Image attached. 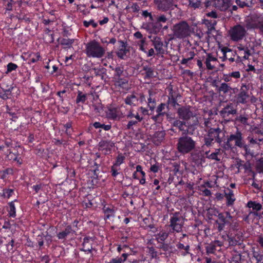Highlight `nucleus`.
<instances>
[{
  "label": "nucleus",
  "instance_id": "obj_43",
  "mask_svg": "<svg viewBox=\"0 0 263 263\" xmlns=\"http://www.w3.org/2000/svg\"><path fill=\"white\" fill-rule=\"evenodd\" d=\"M18 67V66L13 63L10 62L7 65V70L5 72L6 74H8L12 71L15 70Z\"/></svg>",
  "mask_w": 263,
  "mask_h": 263
},
{
  "label": "nucleus",
  "instance_id": "obj_12",
  "mask_svg": "<svg viewBox=\"0 0 263 263\" xmlns=\"http://www.w3.org/2000/svg\"><path fill=\"white\" fill-rule=\"evenodd\" d=\"M191 108L189 106L179 108L177 110L179 118L184 121H187L191 118H195L197 119L195 115L191 110Z\"/></svg>",
  "mask_w": 263,
  "mask_h": 263
},
{
  "label": "nucleus",
  "instance_id": "obj_21",
  "mask_svg": "<svg viewBox=\"0 0 263 263\" xmlns=\"http://www.w3.org/2000/svg\"><path fill=\"white\" fill-rule=\"evenodd\" d=\"M231 0H215L214 5L221 11L227 10L230 6Z\"/></svg>",
  "mask_w": 263,
  "mask_h": 263
},
{
  "label": "nucleus",
  "instance_id": "obj_51",
  "mask_svg": "<svg viewBox=\"0 0 263 263\" xmlns=\"http://www.w3.org/2000/svg\"><path fill=\"white\" fill-rule=\"evenodd\" d=\"M248 119L247 117L242 116H238L236 118V121L239 122L240 123L245 125H249L248 123Z\"/></svg>",
  "mask_w": 263,
  "mask_h": 263
},
{
  "label": "nucleus",
  "instance_id": "obj_33",
  "mask_svg": "<svg viewBox=\"0 0 263 263\" xmlns=\"http://www.w3.org/2000/svg\"><path fill=\"white\" fill-rule=\"evenodd\" d=\"M87 99V94L83 93L82 91L78 90L77 96L76 99V103L77 104L80 103L84 104Z\"/></svg>",
  "mask_w": 263,
  "mask_h": 263
},
{
  "label": "nucleus",
  "instance_id": "obj_17",
  "mask_svg": "<svg viewBox=\"0 0 263 263\" xmlns=\"http://www.w3.org/2000/svg\"><path fill=\"white\" fill-rule=\"evenodd\" d=\"M98 149L107 155L111 151L112 148L115 146V143L111 140L102 139L98 143Z\"/></svg>",
  "mask_w": 263,
  "mask_h": 263
},
{
  "label": "nucleus",
  "instance_id": "obj_59",
  "mask_svg": "<svg viewBox=\"0 0 263 263\" xmlns=\"http://www.w3.org/2000/svg\"><path fill=\"white\" fill-rule=\"evenodd\" d=\"M204 130L205 132H207L208 129H210V128H213L212 127L211 120L209 119H206L204 120Z\"/></svg>",
  "mask_w": 263,
  "mask_h": 263
},
{
  "label": "nucleus",
  "instance_id": "obj_61",
  "mask_svg": "<svg viewBox=\"0 0 263 263\" xmlns=\"http://www.w3.org/2000/svg\"><path fill=\"white\" fill-rule=\"evenodd\" d=\"M12 170L10 168H8L7 169H5V170H3L0 172L1 174V178L3 179L6 178L7 175L9 174H10L12 173Z\"/></svg>",
  "mask_w": 263,
  "mask_h": 263
},
{
  "label": "nucleus",
  "instance_id": "obj_5",
  "mask_svg": "<svg viewBox=\"0 0 263 263\" xmlns=\"http://www.w3.org/2000/svg\"><path fill=\"white\" fill-rule=\"evenodd\" d=\"M243 141L242 134L237 128L236 132L228 136L227 141L224 142L223 148L226 150H229L235 147H239Z\"/></svg>",
  "mask_w": 263,
  "mask_h": 263
},
{
  "label": "nucleus",
  "instance_id": "obj_28",
  "mask_svg": "<svg viewBox=\"0 0 263 263\" xmlns=\"http://www.w3.org/2000/svg\"><path fill=\"white\" fill-rule=\"evenodd\" d=\"M235 166L238 168V173L239 172V170L242 168L245 171H252L251 163L249 162L244 163V161L239 159L236 160Z\"/></svg>",
  "mask_w": 263,
  "mask_h": 263
},
{
  "label": "nucleus",
  "instance_id": "obj_62",
  "mask_svg": "<svg viewBox=\"0 0 263 263\" xmlns=\"http://www.w3.org/2000/svg\"><path fill=\"white\" fill-rule=\"evenodd\" d=\"M249 215H252L254 218L260 219L263 218V211L261 213H258L257 211L250 212Z\"/></svg>",
  "mask_w": 263,
  "mask_h": 263
},
{
  "label": "nucleus",
  "instance_id": "obj_47",
  "mask_svg": "<svg viewBox=\"0 0 263 263\" xmlns=\"http://www.w3.org/2000/svg\"><path fill=\"white\" fill-rule=\"evenodd\" d=\"M239 147L243 149V150L245 151V154L246 155H252V153L249 148V145L246 144L245 141H243V142L241 143V145H240V146Z\"/></svg>",
  "mask_w": 263,
  "mask_h": 263
},
{
  "label": "nucleus",
  "instance_id": "obj_31",
  "mask_svg": "<svg viewBox=\"0 0 263 263\" xmlns=\"http://www.w3.org/2000/svg\"><path fill=\"white\" fill-rule=\"evenodd\" d=\"M172 89L171 90V92L169 93V96L168 97V100L166 102L167 108H168V106L170 105L173 107H175L177 105H179L177 103V98L178 96L180 97V95H177L176 97L174 96L172 92Z\"/></svg>",
  "mask_w": 263,
  "mask_h": 263
},
{
  "label": "nucleus",
  "instance_id": "obj_6",
  "mask_svg": "<svg viewBox=\"0 0 263 263\" xmlns=\"http://www.w3.org/2000/svg\"><path fill=\"white\" fill-rule=\"evenodd\" d=\"M172 29L177 39H184L190 35V27L185 21H181L175 24Z\"/></svg>",
  "mask_w": 263,
  "mask_h": 263
},
{
  "label": "nucleus",
  "instance_id": "obj_13",
  "mask_svg": "<svg viewBox=\"0 0 263 263\" xmlns=\"http://www.w3.org/2000/svg\"><path fill=\"white\" fill-rule=\"evenodd\" d=\"M175 0H154L158 9L163 11L172 10L177 5L175 4Z\"/></svg>",
  "mask_w": 263,
  "mask_h": 263
},
{
  "label": "nucleus",
  "instance_id": "obj_24",
  "mask_svg": "<svg viewBox=\"0 0 263 263\" xmlns=\"http://www.w3.org/2000/svg\"><path fill=\"white\" fill-rule=\"evenodd\" d=\"M224 196L227 199V205L228 206L232 205L235 201L233 191L228 188L227 190H224Z\"/></svg>",
  "mask_w": 263,
  "mask_h": 263
},
{
  "label": "nucleus",
  "instance_id": "obj_64",
  "mask_svg": "<svg viewBox=\"0 0 263 263\" xmlns=\"http://www.w3.org/2000/svg\"><path fill=\"white\" fill-rule=\"evenodd\" d=\"M96 76H101V74H106V69L105 68H101L99 69L94 68Z\"/></svg>",
  "mask_w": 263,
  "mask_h": 263
},
{
  "label": "nucleus",
  "instance_id": "obj_23",
  "mask_svg": "<svg viewBox=\"0 0 263 263\" xmlns=\"http://www.w3.org/2000/svg\"><path fill=\"white\" fill-rule=\"evenodd\" d=\"M149 97L147 99V106L149 109L153 111L156 108V100L155 96V93L152 90H148Z\"/></svg>",
  "mask_w": 263,
  "mask_h": 263
},
{
  "label": "nucleus",
  "instance_id": "obj_36",
  "mask_svg": "<svg viewBox=\"0 0 263 263\" xmlns=\"http://www.w3.org/2000/svg\"><path fill=\"white\" fill-rule=\"evenodd\" d=\"M167 114V112L165 111L157 112V114L156 115L153 116L151 117V119L155 122L161 123L164 119V116H166Z\"/></svg>",
  "mask_w": 263,
  "mask_h": 263
},
{
  "label": "nucleus",
  "instance_id": "obj_27",
  "mask_svg": "<svg viewBox=\"0 0 263 263\" xmlns=\"http://www.w3.org/2000/svg\"><path fill=\"white\" fill-rule=\"evenodd\" d=\"M17 202L18 200L15 199L8 203V206L7 208V210L8 212V216L9 217L15 218L16 217V207L14 203Z\"/></svg>",
  "mask_w": 263,
  "mask_h": 263
},
{
  "label": "nucleus",
  "instance_id": "obj_53",
  "mask_svg": "<svg viewBox=\"0 0 263 263\" xmlns=\"http://www.w3.org/2000/svg\"><path fill=\"white\" fill-rule=\"evenodd\" d=\"M83 23L85 27H88L90 25H92L93 28H96L98 26V24L95 22L93 20H90L89 21H84Z\"/></svg>",
  "mask_w": 263,
  "mask_h": 263
},
{
  "label": "nucleus",
  "instance_id": "obj_22",
  "mask_svg": "<svg viewBox=\"0 0 263 263\" xmlns=\"http://www.w3.org/2000/svg\"><path fill=\"white\" fill-rule=\"evenodd\" d=\"M139 97L138 94L133 93L128 94L124 99L126 104L130 106H136L138 102Z\"/></svg>",
  "mask_w": 263,
  "mask_h": 263
},
{
  "label": "nucleus",
  "instance_id": "obj_44",
  "mask_svg": "<svg viewBox=\"0 0 263 263\" xmlns=\"http://www.w3.org/2000/svg\"><path fill=\"white\" fill-rule=\"evenodd\" d=\"M256 168L258 173H263V158H261L257 161Z\"/></svg>",
  "mask_w": 263,
  "mask_h": 263
},
{
  "label": "nucleus",
  "instance_id": "obj_14",
  "mask_svg": "<svg viewBox=\"0 0 263 263\" xmlns=\"http://www.w3.org/2000/svg\"><path fill=\"white\" fill-rule=\"evenodd\" d=\"M191 159L197 166H202L205 162L203 149L194 151L192 152L191 154Z\"/></svg>",
  "mask_w": 263,
  "mask_h": 263
},
{
  "label": "nucleus",
  "instance_id": "obj_18",
  "mask_svg": "<svg viewBox=\"0 0 263 263\" xmlns=\"http://www.w3.org/2000/svg\"><path fill=\"white\" fill-rule=\"evenodd\" d=\"M13 87L11 85L5 83H0V98L7 100L11 95Z\"/></svg>",
  "mask_w": 263,
  "mask_h": 263
},
{
  "label": "nucleus",
  "instance_id": "obj_3",
  "mask_svg": "<svg viewBox=\"0 0 263 263\" xmlns=\"http://www.w3.org/2000/svg\"><path fill=\"white\" fill-rule=\"evenodd\" d=\"M212 86L215 88L218 93H222L225 96H228L229 98H231L233 94H236L239 91L237 87H232L229 83H221V81L218 79L212 81Z\"/></svg>",
  "mask_w": 263,
  "mask_h": 263
},
{
  "label": "nucleus",
  "instance_id": "obj_38",
  "mask_svg": "<svg viewBox=\"0 0 263 263\" xmlns=\"http://www.w3.org/2000/svg\"><path fill=\"white\" fill-rule=\"evenodd\" d=\"M176 247L179 250L183 249L185 250L184 252L182 253V254H181L182 255L185 256L187 254H189V250H190V248L189 245L184 246L183 243L178 242L176 245Z\"/></svg>",
  "mask_w": 263,
  "mask_h": 263
},
{
  "label": "nucleus",
  "instance_id": "obj_2",
  "mask_svg": "<svg viewBox=\"0 0 263 263\" xmlns=\"http://www.w3.org/2000/svg\"><path fill=\"white\" fill-rule=\"evenodd\" d=\"M196 144V141L191 137L184 134L178 139L176 146L180 153L185 155L194 150Z\"/></svg>",
  "mask_w": 263,
  "mask_h": 263
},
{
  "label": "nucleus",
  "instance_id": "obj_1",
  "mask_svg": "<svg viewBox=\"0 0 263 263\" xmlns=\"http://www.w3.org/2000/svg\"><path fill=\"white\" fill-rule=\"evenodd\" d=\"M226 131L218 125L214 126L213 128L208 129L204 135V144L201 146L203 149L205 146L210 147L215 143L221 144L225 140Z\"/></svg>",
  "mask_w": 263,
  "mask_h": 263
},
{
  "label": "nucleus",
  "instance_id": "obj_42",
  "mask_svg": "<svg viewBox=\"0 0 263 263\" xmlns=\"http://www.w3.org/2000/svg\"><path fill=\"white\" fill-rule=\"evenodd\" d=\"M253 257L255 258L257 263L260 262L263 259V254L259 251H253L252 253Z\"/></svg>",
  "mask_w": 263,
  "mask_h": 263
},
{
  "label": "nucleus",
  "instance_id": "obj_30",
  "mask_svg": "<svg viewBox=\"0 0 263 263\" xmlns=\"http://www.w3.org/2000/svg\"><path fill=\"white\" fill-rule=\"evenodd\" d=\"M203 23L207 27L208 34H211L212 32L215 30V26L216 25L217 22L215 20H209L208 19H204Z\"/></svg>",
  "mask_w": 263,
  "mask_h": 263
},
{
  "label": "nucleus",
  "instance_id": "obj_26",
  "mask_svg": "<svg viewBox=\"0 0 263 263\" xmlns=\"http://www.w3.org/2000/svg\"><path fill=\"white\" fill-rule=\"evenodd\" d=\"M76 231L72 229L71 226H67L65 229L57 234V237L59 239H65L70 234L75 233Z\"/></svg>",
  "mask_w": 263,
  "mask_h": 263
},
{
  "label": "nucleus",
  "instance_id": "obj_50",
  "mask_svg": "<svg viewBox=\"0 0 263 263\" xmlns=\"http://www.w3.org/2000/svg\"><path fill=\"white\" fill-rule=\"evenodd\" d=\"M173 172L174 174V175H176L177 174H179V175H181V172L180 171V164H179L177 162H174L173 163Z\"/></svg>",
  "mask_w": 263,
  "mask_h": 263
},
{
  "label": "nucleus",
  "instance_id": "obj_49",
  "mask_svg": "<svg viewBox=\"0 0 263 263\" xmlns=\"http://www.w3.org/2000/svg\"><path fill=\"white\" fill-rule=\"evenodd\" d=\"M52 142L54 144L57 146H61L63 145L64 146H66L67 145V142L63 139L59 140L56 138L53 139Z\"/></svg>",
  "mask_w": 263,
  "mask_h": 263
},
{
  "label": "nucleus",
  "instance_id": "obj_9",
  "mask_svg": "<svg viewBox=\"0 0 263 263\" xmlns=\"http://www.w3.org/2000/svg\"><path fill=\"white\" fill-rule=\"evenodd\" d=\"M246 33L245 28L241 25L234 26L229 31L231 40L235 42L241 40L245 36Z\"/></svg>",
  "mask_w": 263,
  "mask_h": 263
},
{
  "label": "nucleus",
  "instance_id": "obj_56",
  "mask_svg": "<svg viewBox=\"0 0 263 263\" xmlns=\"http://www.w3.org/2000/svg\"><path fill=\"white\" fill-rule=\"evenodd\" d=\"M1 142L4 144L5 147L9 148L12 147L13 143L11 139L5 138L4 140L2 141Z\"/></svg>",
  "mask_w": 263,
  "mask_h": 263
},
{
  "label": "nucleus",
  "instance_id": "obj_32",
  "mask_svg": "<svg viewBox=\"0 0 263 263\" xmlns=\"http://www.w3.org/2000/svg\"><path fill=\"white\" fill-rule=\"evenodd\" d=\"M58 41L60 44L63 46L64 49L70 48L74 42V39H70L66 38H59Z\"/></svg>",
  "mask_w": 263,
  "mask_h": 263
},
{
  "label": "nucleus",
  "instance_id": "obj_52",
  "mask_svg": "<svg viewBox=\"0 0 263 263\" xmlns=\"http://www.w3.org/2000/svg\"><path fill=\"white\" fill-rule=\"evenodd\" d=\"M165 135V134L164 131H158L155 133L154 137L157 138L159 141H161L164 139Z\"/></svg>",
  "mask_w": 263,
  "mask_h": 263
},
{
  "label": "nucleus",
  "instance_id": "obj_40",
  "mask_svg": "<svg viewBox=\"0 0 263 263\" xmlns=\"http://www.w3.org/2000/svg\"><path fill=\"white\" fill-rule=\"evenodd\" d=\"M6 11H10L12 10V5L15 4L14 0H3Z\"/></svg>",
  "mask_w": 263,
  "mask_h": 263
},
{
  "label": "nucleus",
  "instance_id": "obj_58",
  "mask_svg": "<svg viewBox=\"0 0 263 263\" xmlns=\"http://www.w3.org/2000/svg\"><path fill=\"white\" fill-rule=\"evenodd\" d=\"M44 234L42 233V234L39 235L36 238V240L40 248L42 247L44 245Z\"/></svg>",
  "mask_w": 263,
  "mask_h": 263
},
{
  "label": "nucleus",
  "instance_id": "obj_16",
  "mask_svg": "<svg viewBox=\"0 0 263 263\" xmlns=\"http://www.w3.org/2000/svg\"><path fill=\"white\" fill-rule=\"evenodd\" d=\"M237 109L232 103H229L222 108L219 111L220 116L223 118H229L232 115L234 116L237 114Z\"/></svg>",
  "mask_w": 263,
  "mask_h": 263
},
{
  "label": "nucleus",
  "instance_id": "obj_7",
  "mask_svg": "<svg viewBox=\"0 0 263 263\" xmlns=\"http://www.w3.org/2000/svg\"><path fill=\"white\" fill-rule=\"evenodd\" d=\"M169 225L173 231L179 233L182 231L184 224V219L179 212L172 213Z\"/></svg>",
  "mask_w": 263,
  "mask_h": 263
},
{
  "label": "nucleus",
  "instance_id": "obj_19",
  "mask_svg": "<svg viewBox=\"0 0 263 263\" xmlns=\"http://www.w3.org/2000/svg\"><path fill=\"white\" fill-rule=\"evenodd\" d=\"M118 42L120 46L116 52V54L119 59L125 60L127 58L126 54L129 51V49L127 48V42L122 40H119Z\"/></svg>",
  "mask_w": 263,
  "mask_h": 263
},
{
  "label": "nucleus",
  "instance_id": "obj_34",
  "mask_svg": "<svg viewBox=\"0 0 263 263\" xmlns=\"http://www.w3.org/2000/svg\"><path fill=\"white\" fill-rule=\"evenodd\" d=\"M143 70L145 71L144 79H149L155 77L154 68L145 65L143 67Z\"/></svg>",
  "mask_w": 263,
  "mask_h": 263
},
{
  "label": "nucleus",
  "instance_id": "obj_20",
  "mask_svg": "<svg viewBox=\"0 0 263 263\" xmlns=\"http://www.w3.org/2000/svg\"><path fill=\"white\" fill-rule=\"evenodd\" d=\"M153 45L157 51V54H163L165 53V50L163 48V43L161 39L159 36H155L152 40Z\"/></svg>",
  "mask_w": 263,
  "mask_h": 263
},
{
  "label": "nucleus",
  "instance_id": "obj_41",
  "mask_svg": "<svg viewBox=\"0 0 263 263\" xmlns=\"http://www.w3.org/2000/svg\"><path fill=\"white\" fill-rule=\"evenodd\" d=\"M14 193L13 189H4L3 190V193L2 194V196L4 198H9Z\"/></svg>",
  "mask_w": 263,
  "mask_h": 263
},
{
  "label": "nucleus",
  "instance_id": "obj_57",
  "mask_svg": "<svg viewBox=\"0 0 263 263\" xmlns=\"http://www.w3.org/2000/svg\"><path fill=\"white\" fill-rule=\"evenodd\" d=\"M17 18L18 20L20 21H24L26 22H29L30 21V19L28 17L26 14L23 13H19L16 15Z\"/></svg>",
  "mask_w": 263,
  "mask_h": 263
},
{
  "label": "nucleus",
  "instance_id": "obj_29",
  "mask_svg": "<svg viewBox=\"0 0 263 263\" xmlns=\"http://www.w3.org/2000/svg\"><path fill=\"white\" fill-rule=\"evenodd\" d=\"M103 211L105 214L104 219H109L110 217L115 216V210L111 206L104 205L103 208Z\"/></svg>",
  "mask_w": 263,
  "mask_h": 263
},
{
  "label": "nucleus",
  "instance_id": "obj_48",
  "mask_svg": "<svg viewBox=\"0 0 263 263\" xmlns=\"http://www.w3.org/2000/svg\"><path fill=\"white\" fill-rule=\"evenodd\" d=\"M125 157L122 155H119L116 159V162L113 164L112 165L119 167L120 165L123 163Z\"/></svg>",
  "mask_w": 263,
  "mask_h": 263
},
{
  "label": "nucleus",
  "instance_id": "obj_45",
  "mask_svg": "<svg viewBox=\"0 0 263 263\" xmlns=\"http://www.w3.org/2000/svg\"><path fill=\"white\" fill-rule=\"evenodd\" d=\"M228 237L230 246H235L240 244V240L237 239L235 237L228 236Z\"/></svg>",
  "mask_w": 263,
  "mask_h": 263
},
{
  "label": "nucleus",
  "instance_id": "obj_8",
  "mask_svg": "<svg viewBox=\"0 0 263 263\" xmlns=\"http://www.w3.org/2000/svg\"><path fill=\"white\" fill-rule=\"evenodd\" d=\"M217 217L218 219L215 222L218 224L217 229L219 232L222 231L226 225H230L232 216L229 212L219 213Z\"/></svg>",
  "mask_w": 263,
  "mask_h": 263
},
{
  "label": "nucleus",
  "instance_id": "obj_15",
  "mask_svg": "<svg viewBox=\"0 0 263 263\" xmlns=\"http://www.w3.org/2000/svg\"><path fill=\"white\" fill-rule=\"evenodd\" d=\"M114 85L116 88L128 90L129 89L128 76L112 79Z\"/></svg>",
  "mask_w": 263,
  "mask_h": 263
},
{
  "label": "nucleus",
  "instance_id": "obj_60",
  "mask_svg": "<svg viewBox=\"0 0 263 263\" xmlns=\"http://www.w3.org/2000/svg\"><path fill=\"white\" fill-rule=\"evenodd\" d=\"M34 57L30 58L28 61V64L34 63L39 61L41 56L39 53H36L34 55Z\"/></svg>",
  "mask_w": 263,
  "mask_h": 263
},
{
  "label": "nucleus",
  "instance_id": "obj_10",
  "mask_svg": "<svg viewBox=\"0 0 263 263\" xmlns=\"http://www.w3.org/2000/svg\"><path fill=\"white\" fill-rule=\"evenodd\" d=\"M243 87L247 88V86L246 84H242L241 87L240 91L239 93L234 96L235 94L233 95V97L231 98H229L231 101L233 102H235L237 104H245L247 103V100L249 97V95L247 90L243 89Z\"/></svg>",
  "mask_w": 263,
  "mask_h": 263
},
{
  "label": "nucleus",
  "instance_id": "obj_46",
  "mask_svg": "<svg viewBox=\"0 0 263 263\" xmlns=\"http://www.w3.org/2000/svg\"><path fill=\"white\" fill-rule=\"evenodd\" d=\"M189 6L194 9L198 8L201 6L200 0H189Z\"/></svg>",
  "mask_w": 263,
  "mask_h": 263
},
{
  "label": "nucleus",
  "instance_id": "obj_4",
  "mask_svg": "<svg viewBox=\"0 0 263 263\" xmlns=\"http://www.w3.org/2000/svg\"><path fill=\"white\" fill-rule=\"evenodd\" d=\"M85 53L89 58H101L104 56L105 50L99 42L93 40L86 44Z\"/></svg>",
  "mask_w": 263,
  "mask_h": 263
},
{
  "label": "nucleus",
  "instance_id": "obj_55",
  "mask_svg": "<svg viewBox=\"0 0 263 263\" xmlns=\"http://www.w3.org/2000/svg\"><path fill=\"white\" fill-rule=\"evenodd\" d=\"M167 20V18H166L165 15H164V14L160 15L159 16H157L156 17V21L158 22L160 24H162L163 23H166Z\"/></svg>",
  "mask_w": 263,
  "mask_h": 263
},
{
  "label": "nucleus",
  "instance_id": "obj_35",
  "mask_svg": "<svg viewBox=\"0 0 263 263\" xmlns=\"http://www.w3.org/2000/svg\"><path fill=\"white\" fill-rule=\"evenodd\" d=\"M221 52H222L223 55H222V57H220V58L221 59L222 61H224L225 60H226L227 59L231 62H233L234 61V58H232V57H230V58L227 57V53H228V52H232V50L231 49H230L228 47H224L221 49Z\"/></svg>",
  "mask_w": 263,
  "mask_h": 263
},
{
  "label": "nucleus",
  "instance_id": "obj_37",
  "mask_svg": "<svg viewBox=\"0 0 263 263\" xmlns=\"http://www.w3.org/2000/svg\"><path fill=\"white\" fill-rule=\"evenodd\" d=\"M247 205L249 208H252L256 211H260L262 209V205L256 201H250L248 202Z\"/></svg>",
  "mask_w": 263,
  "mask_h": 263
},
{
  "label": "nucleus",
  "instance_id": "obj_11",
  "mask_svg": "<svg viewBox=\"0 0 263 263\" xmlns=\"http://www.w3.org/2000/svg\"><path fill=\"white\" fill-rule=\"evenodd\" d=\"M162 24H159L156 19L153 18V21L143 23L142 28L146 30L150 33L157 34L159 32L162 28Z\"/></svg>",
  "mask_w": 263,
  "mask_h": 263
},
{
  "label": "nucleus",
  "instance_id": "obj_54",
  "mask_svg": "<svg viewBox=\"0 0 263 263\" xmlns=\"http://www.w3.org/2000/svg\"><path fill=\"white\" fill-rule=\"evenodd\" d=\"M90 240L92 241H93V239L92 237H85L83 238V242L82 243V245L83 246V247L85 248H87V247H90V245H89V241Z\"/></svg>",
  "mask_w": 263,
  "mask_h": 263
},
{
  "label": "nucleus",
  "instance_id": "obj_25",
  "mask_svg": "<svg viewBox=\"0 0 263 263\" xmlns=\"http://www.w3.org/2000/svg\"><path fill=\"white\" fill-rule=\"evenodd\" d=\"M128 76V73L124 70V67L122 65H117L115 67V72L112 79Z\"/></svg>",
  "mask_w": 263,
  "mask_h": 263
},
{
  "label": "nucleus",
  "instance_id": "obj_63",
  "mask_svg": "<svg viewBox=\"0 0 263 263\" xmlns=\"http://www.w3.org/2000/svg\"><path fill=\"white\" fill-rule=\"evenodd\" d=\"M44 237L45 238V241L47 245L49 246L50 243H51L52 240V236L49 234L48 232L46 231L45 232V234H44Z\"/></svg>",
  "mask_w": 263,
  "mask_h": 263
},
{
  "label": "nucleus",
  "instance_id": "obj_39",
  "mask_svg": "<svg viewBox=\"0 0 263 263\" xmlns=\"http://www.w3.org/2000/svg\"><path fill=\"white\" fill-rule=\"evenodd\" d=\"M168 236V234L166 232H160L156 235V239L159 242H161L164 241Z\"/></svg>",
  "mask_w": 263,
  "mask_h": 263
}]
</instances>
